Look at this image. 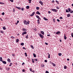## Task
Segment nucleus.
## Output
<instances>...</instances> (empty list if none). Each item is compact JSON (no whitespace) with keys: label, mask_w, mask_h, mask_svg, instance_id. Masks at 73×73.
Instances as JSON below:
<instances>
[{"label":"nucleus","mask_w":73,"mask_h":73,"mask_svg":"<svg viewBox=\"0 0 73 73\" xmlns=\"http://www.w3.org/2000/svg\"><path fill=\"white\" fill-rule=\"evenodd\" d=\"M39 36L41 38H44V35H42L41 33L39 34Z\"/></svg>","instance_id":"1"},{"label":"nucleus","mask_w":73,"mask_h":73,"mask_svg":"<svg viewBox=\"0 0 73 73\" xmlns=\"http://www.w3.org/2000/svg\"><path fill=\"white\" fill-rule=\"evenodd\" d=\"M51 11H53V12H57V10L55 9H52Z\"/></svg>","instance_id":"2"},{"label":"nucleus","mask_w":73,"mask_h":73,"mask_svg":"<svg viewBox=\"0 0 73 73\" xmlns=\"http://www.w3.org/2000/svg\"><path fill=\"white\" fill-rule=\"evenodd\" d=\"M36 17L37 19H39L40 20V21H41V19L40 18V17H39V16L36 15Z\"/></svg>","instance_id":"3"},{"label":"nucleus","mask_w":73,"mask_h":73,"mask_svg":"<svg viewBox=\"0 0 73 73\" xmlns=\"http://www.w3.org/2000/svg\"><path fill=\"white\" fill-rule=\"evenodd\" d=\"M23 23L25 24V25H28V23L27 21L26 20L24 21Z\"/></svg>","instance_id":"4"},{"label":"nucleus","mask_w":73,"mask_h":73,"mask_svg":"<svg viewBox=\"0 0 73 73\" xmlns=\"http://www.w3.org/2000/svg\"><path fill=\"white\" fill-rule=\"evenodd\" d=\"M35 12H34L31 15H30V16H33L34 15H35Z\"/></svg>","instance_id":"5"},{"label":"nucleus","mask_w":73,"mask_h":73,"mask_svg":"<svg viewBox=\"0 0 73 73\" xmlns=\"http://www.w3.org/2000/svg\"><path fill=\"white\" fill-rule=\"evenodd\" d=\"M60 33V34H61V32L59 31H57L56 33V35H58V34H59Z\"/></svg>","instance_id":"6"},{"label":"nucleus","mask_w":73,"mask_h":73,"mask_svg":"<svg viewBox=\"0 0 73 73\" xmlns=\"http://www.w3.org/2000/svg\"><path fill=\"white\" fill-rule=\"evenodd\" d=\"M39 3H40V4H41L42 5H43V2H42L41 1H39Z\"/></svg>","instance_id":"7"},{"label":"nucleus","mask_w":73,"mask_h":73,"mask_svg":"<svg viewBox=\"0 0 73 73\" xmlns=\"http://www.w3.org/2000/svg\"><path fill=\"white\" fill-rule=\"evenodd\" d=\"M16 8H17V9H19V10H20L21 9V8L19 7H17V6L15 7Z\"/></svg>","instance_id":"8"},{"label":"nucleus","mask_w":73,"mask_h":73,"mask_svg":"<svg viewBox=\"0 0 73 73\" xmlns=\"http://www.w3.org/2000/svg\"><path fill=\"white\" fill-rule=\"evenodd\" d=\"M36 14H37V15H41V13H40L38 11H37L36 12Z\"/></svg>","instance_id":"9"},{"label":"nucleus","mask_w":73,"mask_h":73,"mask_svg":"<svg viewBox=\"0 0 73 73\" xmlns=\"http://www.w3.org/2000/svg\"><path fill=\"white\" fill-rule=\"evenodd\" d=\"M27 34V32L25 31L22 33V35H26Z\"/></svg>","instance_id":"10"},{"label":"nucleus","mask_w":73,"mask_h":73,"mask_svg":"<svg viewBox=\"0 0 73 73\" xmlns=\"http://www.w3.org/2000/svg\"><path fill=\"white\" fill-rule=\"evenodd\" d=\"M43 19L44 20H46V21H48V19H47L45 17L43 18Z\"/></svg>","instance_id":"11"},{"label":"nucleus","mask_w":73,"mask_h":73,"mask_svg":"<svg viewBox=\"0 0 73 73\" xmlns=\"http://www.w3.org/2000/svg\"><path fill=\"white\" fill-rule=\"evenodd\" d=\"M2 62H3V64H7V62H5V61H2Z\"/></svg>","instance_id":"12"},{"label":"nucleus","mask_w":73,"mask_h":73,"mask_svg":"<svg viewBox=\"0 0 73 73\" xmlns=\"http://www.w3.org/2000/svg\"><path fill=\"white\" fill-rule=\"evenodd\" d=\"M7 61L9 62H11V60L9 58L7 59Z\"/></svg>","instance_id":"13"},{"label":"nucleus","mask_w":73,"mask_h":73,"mask_svg":"<svg viewBox=\"0 0 73 73\" xmlns=\"http://www.w3.org/2000/svg\"><path fill=\"white\" fill-rule=\"evenodd\" d=\"M40 32L41 34H42V35H44V31H40Z\"/></svg>","instance_id":"14"},{"label":"nucleus","mask_w":73,"mask_h":73,"mask_svg":"<svg viewBox=\"0 0 73 73\" xmlns=\"http://www.w3.org/2000/svg\"><path fill=\"white\" fill-rule=\"evenodd\" d=\"M19 41V39H17L16 40V42H18Z\"/></svg>","instance_id":"15"},{"label":"nucleus","mask_w":73,"mask_h":73,"mask_svg":"<svg viewBox=\"0 0 73 73\" xmlns=\"http://www.w3.org/2000/svg\"><path fill=\"white\" fill-rule=\"evenodd\" d=\"M64 40H66V36H65V34H64Z\"/></svg>","instance_id":"16"},{"label":"nucleus","mask_w":73,"mask_h":73,"mask_svg":"<svg viewBox=\"0 0 73 73\" xmlns=\"http://www.w3.org/2000/svg\"><path fill=\"white\" fill-rule=\"evenodd\" d=\"M3 29L4 30H5L6 29V28H5V26H4L3 27Z\"/></svg>","instance_id":"17"},{"label":"nucleus","mask_w":73,"mask_h":73,"mask_svg":"<svg viewBox=\"0 0 73 73\" xmlns=\"http://www.w3.org/2000/svg\"><path fill=\"white\" fill-rule=\"evenodd\" d=\"M0 61H3V59L2 58V57H0Z\"/></svg>","instance_id":"18"},{"label":"nucleus","mask_w":73,"mask_h":73,"mask_svg":"<svg viewBox=\"0 0 73 73\" xmlns=\"http://www.w3.org/2000/svg\"><path fill=\"white\" fill-rule=\"evenodd\" d=\"M70 16V14H68V15H67V17H69Z\"/></svg>","instance_id":"19"},{"label":"nucleus","mask_w":73,"mask_h":73,"mask_svg":"<svg viewBox=\"0 0 73 73\" xmlns=\"http://www.w3.org/2000/svg\"><path fill=\"white\" fill-rule=\"evenodd\" d=\"M36 9H37V10H38V9H40V7H36Z\"/></svg>","instance_id":"20"},{"label":"nucleus","mask_w":73,"mask_h":73,"mask_svg":"<svg viewBox=\"0 0 73 73\" xmlns=\"http://www.w3.org/2000/svg\"><path fill=\"white\" fill-rule=\"evenodd\" d=\"M26 8L27 9H28L29 8V6H27L26 7Z\"/></svg>","instance_id":"21"},{"label":"nucleus","mask_w":73,"mask_h":73,"mask_svg":"<svg viewBox=\"0 0 73 73\" xmlns=\"http://www.w3.org/2000/svg\"><path fill=\"white\" fill-rule=\"evenodd\" d=\"M44 66L45 65H44V64H41V67H44Z\"/></svg>","instance_id":"22"},{"label":"nucleus","mask_w":73,"mask_h":73,"mask_svg":"<svg viewBox=\"0 0 73 73\" xmlns=\"http://www.w3.org/2000/svg\"><path fill=\"white\" fill-rule=\"evenodd\" d=\"M58 54L59 56H61L62 55V54L61 53H59Z\"/></svg>","instance_id":"23"},{"label":"nucleus","mask_w":73,"mask_h":73,"mask_svg":"<svg viewBox=\"0 0 73 73\" xmlns=\"http://www.w3.org/2000/svg\"><path fill=\"white\" fill-rule=\"evenodd\" d=\"M9 69H10V68H8V67L6 68V70H9Z\"/></svg>","instance_id":"24"},{"label":"nucleus","mask_w":73,"mask_h":73,"mask_svg":"<svg viewBox=\"0 0 73 73\" xmlns=\"http://www.w3.org/2000/svg\"><path fill=\"white\" fill-rule=\"evenodd\" d=\"M21 45H22V46H23V45H24V43H21Z\"/></svg>","instance_id":"25"},{"label":"nucleus","mask_w":73,"mask_h":73,"mask_svg":"<svg viewBox=\"0 0 73 73\" xmlns=\"http://www.w3.org/2000/svg\"><path fill=\"white\" fill-rule=\"evenodd\" d=\"M52 65L54 66H56V64H55L54 63H52Z\"/></svg>","instance_id":"26"},{"label":"nucleus","mask_w":73,"mask_h":73,"mask_svg":"<svg viewBox=\"0 0 73 73\" xmlns=\"http://www.w3.org/2000/svg\"><path fill=\"white\" fill-rule=\"evenodd\" d=\"M33 55L34 56V57H36V55L34 54H33Z\"/></svg>","instance_id":"27"},{"label":"nucleus","mask_w":73,"mask_h":73,"mask_svg":"<svg viewBox=\"0 0 73 73\" xmlns=\"http://www.w3.org/2000/svg\"><path fill=\"white\" fill-rule=\"evenodd\" d=\"M32 60L33 63H34L35 62V61H34V59H32Z\"/></svg>","instance_id":"28"},{"label":"nucleus","mask_w":73,"mask_h":73,"mask_svg":"<svg viewBox=\"0 0 73 73\" xmlns=\"http://www.w3.org/2000/svg\"><path fill=\"white\" fill-rule=\"evenodd\" d=\"M23 31H26V29H23Z\"/></svg>","instance_id":"29"},{"label":"nucleus","mask_w":73,"mask_h":73,"mask_svg":"<svg viewBox=\"0 0 73 73\" xmlns=\"http://www.w3.org/2000/svg\"><path fill=\"white\" fill-rule=\"evenodd\" d=\"M25 56H26V57H27V56H28V55H27V53L25 52Z\"/></svg>","instance_id":"30"},{"label":"nucleus","mask_w":73,"mask_h":73,"mask_svg":"<svg viewBox=\"0 0 73 73\" xmlns=\"http://www.w3.org/2000/svg\"><path fill=\"white\" fill-rule=\"evenodd\" d=\"M68 10L69 12H70V11H71V10H70V8H69L68 9Z\"/></svg>","instance_id":"31"},{"label":"nucleus","mask_w":73,"mask_h":73,"mask_svg":"<svg viewBox=\"0 0 73 73\" xmlns=\"http://www.w3.org/2000/svg\"><path fill=\"white\" fill-rule=\"evenodd\" d=\"M29 1V3H31V1H32V0H28Z\"/></svg>","instance_id":"32"},{"label":"nucleus","mask_w":73,"mask_h":73,"mask_svg":"<svg viewBox=\"0 0 73 73\" xmlns=\"http://www.w3.org/2000/svg\"><path fill=\"white\" fill-rule=\"evenodd\" d=\"M26 38L27 39L28 38V35H27V36H26Z\"/></svg>","instance_id":"33"},{"label":"nucleus","mask_w":73,"mask_h":73,"mask_svg":"<svg viewBox=\"0 0 73 73\" xmlns=\"http://www.w3.org/2000/svg\"><path fill=\"white\" fill-rule=\"evenodd\" d=\"M64 69H66V66H64Z\"/></svg>","instance_id":"34"},{"label":"nucleus","mask_w":73,"mask_h":73,"mask_svg":"<svg viewBox=\"0 0 73 73\" xmlns=\"http://www.w3.org/2000/svg\"><path fill=\"white\" fill-rule=\"evenodd\" d=\"M13 64V63H11L10 64V65H9V66H12V65Z\"/></svg>","instance_id":"35"},{"label":"nucleus","mask_w":73,"mask_h":73,"mask_svg":"<svg viewBox=\"0 0 73 73\" xmlns=\"http://www.w3.org/2000/svg\"><path fill=\"white\" fill-rule=\"evenodd\" d=\"M33 31H37V29L36 28L34 29H33Z\"/></svg>","instance_id":"36"},{"label":"nucleus","mask_w":73,"mask_h":73,"mask_svg":"<svg viewBox=\"0 0 73 73\" xmlns=\"http://www.w3.org/2000/svg\"><path fill=\"white\" fill-rule=\"evenodd\" d=\"M70 12L71 13H73V11L72 10H71Z\"/></svg>","instance_id":"37"},{"label":"nucleus","mask_w":73,"mask_h":73,"mask_svg":"<svg viewBox=\"0 0 73 73\" xmlns=\"http://www.w3.org/2000/svg\"><path fill=\"white\" fill-rule=\"evenodd\" d=\"M56 3H57L58 4H59V3H58V1H57V0H56Z\"/></svg>","instance_id":"38"},{"label":"nucleus","mask_w":73,"mask_h":73,"mask_svg":"<svg viewBox=\"0 0 73 73\" xmlns=\"http://www.w3.org/2000/svg\"><path fill=\"white\" fill-rule=\"evenodd\" d=\"M10 37L11 38H15V37H13V36H11Z\"/></svg>","instance_id":"39"},{"label":"nucleus","mask_w":73,"mask_h":73,"mask_svg":"<svg viewBox=\"0 0 73 73\" xmlns=\"http://www.w3.org/2000/svg\"><path fill=\"white\" fill-rule=\"evenodd\" d=\"M0 32L1 33H4V31H1Z\"/></svg>","instance_id":"40"},{"label":"nucleus","mask_w":73,"mask_h":73,"mask_svg":"<svg viewBox=\"0 0 73 73\" xmlns=\"http://www.w3.org/2000/svg\"><path fill=\"white\" fill-rule=\"evenodd\" d=\"M0 4H4V3H3L0 2Z\"/></svg>","instance_id":"41"},{"label":"nucleus","mask_w":73,"mask_h":73,"mask_svg":"<svg viewBox=\"0 0 73 73\" xmlns=\"http://www.w3.org/2000/svg\"><path fill=\"white\" fill-rule=\"evenodd\" d=\"M11 54L12 55V56H13V57H15V55L14 54Z\"/></svg>","instance_id":"42"},{"label":"nucleus","mask_w":73,"mask_h":73,"mask_svg":"<svg viewBox=\"0 0 73 73\" xmlns=\"http://www.w3.org/2000/svg\"><path fill=\"white\" fill-rule=\"evenodd\" d=\"M71 36H72V37H73V33H71Z\"/></svg>","instance_id":"43"},{"label":"nucleus","mask_w":73,"mask_h":73,"mask_svg":"<svg viewBox=\"0 0 73 73\" xmlns=\"http://www.w3.org/2000/svg\"><path fill=\"white\" fill-rule=\"evenodd\" d=\"M4 14H5V13H4V12H3V13H1V15H3V16L4 15Z\"/></svg>","instance_id":"44"},{"label":"nucleus","mask_w":73,"mask_h":73,"mask_svg":"<svg viewBox=\"0 0 73 73\" xmlns=\"http://www.w3.org/2000/svg\"><path fill=\"white\" fill-rule=\"evenodd\" d=\"M66 12H68V13H69V11H68V10H66Z\"/></svg>","instance_id":"45"},{"label":"nucleus","mask_w":73,"mask_h":73,"mask_svg":"<svg viewBox=\"0 0 73 73\" xmlns=\"http://www.w3.org/2000/svg\"><path fill=\"white\" fill-rule=\"evenodd\" d=\"M13 12H15V8H13Z\"/></svg>","instance_id":"46"},{"label":"nucleus","mask_w":73,"mask_h":73,"mask_svg":"<svg viewBox=\"0 0 73 73\" xmlns=\"http://www.w3.org/2000/svg\"><path fill=\"white\" fill-rule=\"evenodd\" d=\"M50 54H49L48 55V58H50Z\"/></svg>","instance_id":"47"},{"label":"nucleus","mask_w":73,"mask_h":73,"mask_svg":"<svg viewBox=\"0 0 73 73\" xmlns=\"http://www.w3.org/2000/svg\"><path fill=\"white\" fill-rule=\"evenodd\" d=\"M31 47L32 48H33V49H34V47H33V46H31Z\"/></svg>","instance_id":"48"},{"label":"nucleus","mask_w":73,"mask_h":73,"mask_svg":"<svg viewBox=\"0 0 73 73\" xmlns=\"http://www.w3.org/2000/svg\"><path fill=\"white\" fill-rule=\"evenodd\" d=\"M9 1H11V2H13V0H9Z\"/></svg>","instance_id":"49"},{"label":"nucleus","mask_w":73,"mask_h":73,"mask_svg":"<svg viewBox=\"0 0 73 73\" xmlns=\"http://www.w3.org/2000/svg\"><path fill=\"white\" fill-rule=\"evenodd\" d=\"M29 23H30V22L29 21H27V24H29Z\"/></svg>","instance_id":"50"},{"label":"nucleus","mask_w":73,"mask_h":73,"mask_svg":"<svg viewBox=\"0 0 73 73\" xmlns=\"http://www.w3.org/2000/svg\"><path fill=\"white\" fill-rule=\"evenodd\" d=\"M53 20L54 22L55 23V22H56V21H55V19H53Z\"/></svg>","instance_id":"51"},{"label":"nucleus","mask_w":73,"mask_h":73,"mask_svg":"<svg viewBox=\"0 0 73 73\" xmlns=\"http://www.w3.org/2000/svg\"><path fill=\"white\" fill-rule=\"evenodd\" d=\"M60 19H63V18L61 17H60Z\"/></svg>","instance_id":"52"},{"label":"nucleus","mask_w":73,"mask_h":73,"mask_svg":"<svg viewBox=\"0 0 73 73\" xmlns=\"http://www.w3.org/2000/svg\"><path fill=\"white\" fill-rule=\"evenodd\" d=\"M57 21H58V22H60V21L58 19H57Z\"/></svg>","instance_id":"53"},{"label":"nucleus","mask_w":73,"mask_h":73,"mask_svg":"<svg viewBox=\"0 0 73 73\" xmlns=\"http://www.w3.org/2000/svg\"><path fill=\"white\" fill-rule=\"evenodd\" d=\"M56 9H60V8H59V7H57Z\"/></svg>","instance_id":"54"},{"label":"nucleus","mask_w":73,"mask_h":73,"mask_svg":"<svg viewBox=\"0 0 73 73\" xmlns=\"http://www.w3.org/2000/svg\"><path fill=\"white\" fill-rule=\"evenodd\" d=\"M48 13H49V14H50V13H51V12H50V11H49L48 12Z\"/></svg>","instance_id":"55"},{"label":"nucleus","mask_w":73,"mask_h":73,"mask_svg":"<svg viewBox=\"0 0 73 73\" xmlns=\"http://www.w3.org/2000/svg\"><path fill=\"white\" fill-rule=\"evenodd\" d=\"M45 44H46V45H48V44L46 42H45Z\"/></svg>","instance_id":"56"},{"label":"nucleus","mask_w":73,"mask_h":73,"mask_svg":"<svg viewBox=\"0 0 73 73\" xmlns=\"http://www.w3.org/2000/svg\"><path fill=\"white\" fill-rule=\"evenodd\" d=\"M46 73H49V72H48L47 71H46Z\"/></svg>","instance_id":"57"},{"label":"nucleus","mask_w":73,"mask_h":73,"mask_svg":"<svg viewBox=\"0 0 73 73\" xmlns=\"http://www.w3.org/2000/svg\"><path fill=\"white\" fill-rule=\"evenodd\" d=\"M23 49H25V50H26V48H25V47H23Z\"/></svg>","instance_id":"58"},{"label":"nucleus","mask_w":73,"mask_h":73,"mask_svg":"<svg viewBox=\"0 0 73 73\" xmlns=\"http://www.w3.org/2000/svg\"><path fill=\"white\" fill-rule=\"evenodd\" d=\"M34 60H35V61H37V59H34Z\"/></svg>","instance_id":"59"},{"label":"nucleus","mask_w":73,"mask_h":73,"mask_svg":"<svg viewBox=\"0 0 73 73\" xmlns=\"http://www.w3.org/2000/svg\"><path fill=\"white\" fill-rule=\"evenodd\" d=\"M44 62H47V60H44Z\"/></svg>","instance_id":"60"},{"label":"nucleus","mask_w":73,"mask_h":73,"mask_svg":"<svg viewBox=\"0 0 73 73\" xmlns=\"http://www.w3.org/2000/svg\"><path fill=\"white\" fill-rule=\"evenodd\" d=\"M21 9H22V11H24V8H21Z\"/></svg>","instance_id":"61"},{"label":"nucleus","mask_w":73,"mask_h":73,"mask_svg":"<svg viewBox=\"0 0 73 73\" xmlns=\"http://www.w3.org/2000/svg\"><path fill=\"white\" fill-rule=\"evenodd\" d=\"M19 23V21H17V24H18Z\"/></svg>","instance_id":"62"},{"label":"nucleus","mask_w":73,"mask_h":73,"mask_svg":"<svg viewBox=\"0 0 73 73\" xmlns=\"http://www.w3.org/2000/svg\"><path fill=\"white\" fill-rule=\"evenodd\" d=\"M52 3H54V0L52 1Z\"/></svg>","instance_id":"63"},{"label":"nucleus","mask_w":73,"mask_h":73,"mask_svg":"<svg viewBox=\"0 0 73 73\" xmlns=\"http://www.w3.org/2000/svg\"><path fill=\"white\" fill-rule=\"evenodd\" d=\"M37 23L38 24H40V22H38Z\"/></svg>","instance_id":"64"}]
</instances>
